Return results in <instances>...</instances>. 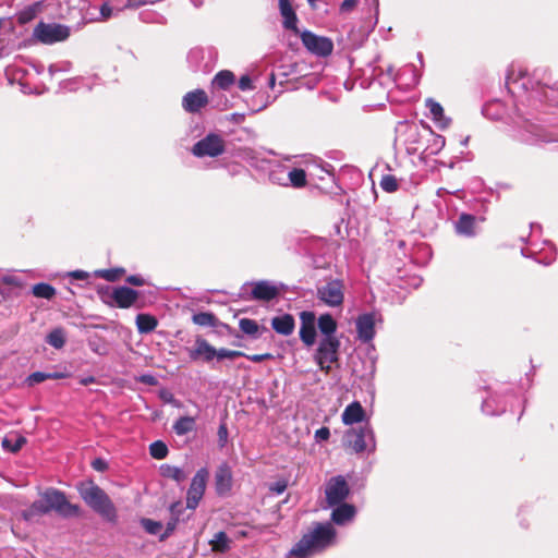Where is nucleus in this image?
I'll return each mask as SVG.
<instances>
[{
    "mask_svg": "<svg viewBox=\"0 0 558 558\" xmlns=\"http://www.w3.org/2000/svg\"><path fill=\"white\" fill-rule=\"evenodd\" d=\"M548 75L547 69H536L530 77L526 70L512 64L507 72L506 86L513 95L530 92V97L546 101L549 100L547 89L558 90V82L550 84Z\"/></svg>",
    "mask_w": 558,
    "mask_h": 558,
    "instance_id": "1",
    "label": "nucleus"
},
{
    "mask_svg": "<svg viewBox=\"0 0 558 558\" xmlns=\"http://www.w3.org/2000/svg\"><path fill=\"white\" fill-rule=\"evenodd\" d=\"M337 531L330 522H315L290 549L288 558H311L336 543Z\"/></svg>",
    "mask_w": 558,
    "mask_h": 558,
    "instance_id": "2",
    "label": "nucleus"
},
{
    "mask_svg": "<svg viewBox=\"0 0 558 558\" xmlns=\"http://www.w3.org/2000/svg\"><path fill=\"white\" fill-rule=\"evenodd\" d=\"M51 511L57 512L63 518L77 517L80 507L71 504L65 494L56 488H48L40 494V498L35 500L29 508L23 511L25 520H32L36 515H44Z\"/></svg>",
    "mask_w": 558,
    "mask_h": 558,
    "instance_id": "3",
    "label": "nucleus"
},
{
    "mask_svg": "<svg viewBox=\"0 0 558 558\" xmlns=\"http://www.w3.org/2000/svg\"><path fill=\"white\" fill-rule=\"evenodd\" d=\"M80 496L96 513L109 522L117 521V510L106 492L94 482H82L77 486Z\"/></svg>",
    "mask_w": 558,
    "mask_h": 558,
    "instance_id": "4",
    "label": "nucleus"
},
{
    "mask_svg": "<svg viewBox=\"0 0 558 558\" xmlns=\"http://www.w3.org/2000/svg\"><path fill=\"white\" fill-rule=\"evenodd\" d=\"M344 442L355 453H362L366 450L374 452L376 449L374 430L368 423L347 430Z\"/></svg>",
    "mask_w": 558,
    "mask_h": 558,
    "instance_id": "5",
    "label": "nucleus"
},
{
    "mask_svg": "<svg viewBox=\"0 0 558 558\" xmlns=\"http://www.w3.org/2000/svg\"><path fill=\"white\" fill-rule=\"evenodd\" d=\"M340 345L338 338H322L319 340L314 361L326 374H329L332 365L338 363Z\"/></svg>",
    "mask_w": 558,
    "mask_h": 558,
    "instance_id": "6",
    "label": "nucleus"
},
{
    "mask_svg": "<svg viewBox=\"0 0 558 558\" xmlns=\"http://www.w3.org/2000/svg\"><path fill=\"white\" fill-rule=\"evenodd\" d=\"M317 299L330 307L342 305L344 300V286L340 279H329L317 287Z\"/></svg>",
    "mask_w": 558,
    "mask_h": 558,
    "instance_id": "7",
    "label": "nucleus"
},
{
    "mask_svg": "<svg viewBox=\"0 0 558 558\" xmlns=\"http://www.w3.org/2000/svg\"><path fill=\"white\" fill-rule=\"evenodd\" d=\"M226 150L223 138L215 133H209L204 138L196 142L192 148V154L198 158L218 157Z\"/></svg>",
    "mask_w": 558,
    "mask_h": 558,
    "instance_id": "8",
    "label": "nucleus"
},
{
    "mask_svg": "<svg viewBox=\"0 0 558 558\" xmlns=\"http://www.w3.org/2000/svg\"><path fill=\"white\" fill-rule=\"evenodd\" d=\"M34 36L40 43L51 45L65 40L70 36V28L61 24L40 22L34 29Z\"/></svg>",
    "mask_w": 558,
    "mask_h": 558,
    "instance_id": "9",
    "label": "nucleus"
},
{
    "mask_svg": "<svg viewBox=\"0 0 558 558\" xmlns=\"http://www.w3.org/2000/svg\"><path fill=\"white\" fill-rule=\"evenodd\" d=\"M209 472L206 468L199 469L193 476L186 494V509L195 510L203 499Z\"/></svg>",
    "mask_w": 558,
    "mask_h": 558,
    "instance_id": "10",
    "label": "nucleus"
},
{
    "mask_svg": "<svg viewBox=\"0 0 558 558\" xmlns=\"http://www.w3.org/2000/svg\"><path fill=\"white\" fill-rule=\"evenodd\" d=\"M304 47L317 57H327L333 50V43L330 38L318 36L311 31H304L300 35Z\"/></svg>",
    "mask_w": 558,
    "mask_h": 558,
    "instance_id": "11",
    "label": "nucleus"
},
{
    "mask_svg": "<svg viewBox=\"0 0 558 558\" xmlns=\"http://www.w3.org/2000/svg\"><path fill=\"white\" fill-rule=\"evenodd\" d=\"M16 8L22 7L16 19L20 24H26L34 20L44 7L56 5V0H12Z\"/></svg>",
    "mask_w": 558,
    "mask_h": 558,
    "instance_id": "12",
    "label": "nucleus"
},
{
    "mask_svg": "<svg viewBox=\"0 0 558 558\" xmlns=\"http://www.w3.org/2000/svg\"><path fill=\"white\" fill-rule=\"evenodd\" d=\"M349 494V485L344 477L341 475L331 477L326 485V501L331 507L339 504H343V501L348 498Z\"/></svg>",
    "mask_w": 558,
    "mask_h": 558,
    "instance_id": "13",
    "label": "nucleus"
},
{
    "mask_svg": "<svg viewBox=\"0 0 558 558\" xmlns=\"http://www.w3.org/2000/svg\"><path fill=\"white\" fill-rule=\"evenodd\" d=\"M378 314L375 312L363 313L359 315L355 319V328L357 333V339L362 342H371L376 332H375V324L377 320Z\"/></svg>",
    "mask_w": 558,
    "mask_h": 558,
    "instance_id": "14",
    "label": "nucleus"
},
{
    "mask_svg": "<svg viewBox=\"0 0 558 558\" xmlns=\"http://www.w3.org/2000/svg\"><path fill=\"white\" fill-rule=\"evenodd\" d=\"M250 284L252 286L251 299L255 301L269 302L280 293L279 287L269 280H259Z\"/></svg>",
    "mask_w": 558,
    "mask_h": 558,
    "instance_id": "15",
    "label": "nucleus"
},
{
    "mask_svg": "<svg viewBox=\"0 0 558 558\" xmlns=\"http://www.w3.org/2000/svg\"><path fill=\"white\" fill-rule=\"evenodd\" d=\"M301 327H300V339L302 342L311 347L315 343L316 340V329L315 322L316 316L314 312L304 311L300 314Z\"/></svg>",
    "mask_w": 558,
    "mask_h": 558,
    "instance_id": "16",
    "label": "nucleus"
},
{
    "mask_svg": "<svg viewBox=\"0 0 558 558\" xmlns=\"http://www.w3.org/2000/svg\"><path fill=\"white\" fill-rule=\"evenodd\" d=\"M208 102V97L205 90L195 89L186 93L182 99V107L186 112H198Z\"/></svg>",
    "mask_w": 558,
    "mask_h": 558,
    "instance_id": "17",
    "label": "nucleus"
},
{
    "mask_svg": "<svg viewBox=\"0 0 558 558\" xmlns=\"http://www.w3.org/2000/svg\"><path fill=\"white\" fill-rule=\"evenodd\" d=\"M518 138L530 145L549 143L553 141L535 124H526L524 129L519 131Z\"/></svg>",
    "mask_w": 558,
    "mask_h": 558,
    "instance_id": "18",
    "label": "nucleus"
},
{
    "mask_svg": "<svg viewBox=\"0 0 558 558\" xmlns=\"http://www.w3.org/2000/svg\"><path fill=\"white\" fill-rule=\"evenodd\" d=\"M111 298L120 308L131 307L138 299V292L125 286L114 288Z\"/></svg>",
    "mask_w": 558,
    "mask_h": 558,
    "instance_id": "19",
    "label": "nucleus"
},
{
    "mask_svg": "<svg viewBox=\"0 0 558 558\" xmlns=\"http://www.w3.org/2000/svg\"><path fill=\"white\" fill-rule=\"evenodd\" d=\"M279 11L282 16V26L286 29L292 31L295 34L299 33L298 29V16L296 13L290 2V0H279Z\"/></svg>",
    "mask_w": 558,
    "mask_h": 558,
    "instance_id": "20",
    "label": "nucleus"
},
{
    "mask_svg": "<svg viewBox=\"0 0 558 558\" xmlns=\"http://www.w3.org/2000/svg\"><path fill=\"white\" fill-rule=\"evenodd\" d=\"M356 509L350 504H339L331 512V521L337 525H345L355 517Z\"/></svg>",
    "mask_w": 558,
    "mask_h": 558,
    "instance_id": "21",
    "label": "nucleus"
},
{
    "mask_svg": "<svg viewBox=\"0 0 558 558\" xmlns=\"http://www.w3.org/2000/svg\"><path fill=\"white\" fill-rule=\"evenodd\" d=\"M476 218L471 214H461L454 222V230L457 234L462 236L472 238L476 234L475 231Z\"/></svg>",
    "mask_w": 558,
    "mask_h": 558,
    "instance_id": "22",
    "label": "nucleus"
},
{
    "mask_svg": "<svg viewBox=\"0 0 558 558\" xmlns=\"http://www.w3.org/2000/svg\"><path fill=\"white\" fill-rule=\"evenodd\" d=\"M365 411L360 402L354 401L345 407L341 418L344 425H353L363 422Z\"/></svg>",
    "mask_w": 558,
    "mask_h": 558,
    "instance_id": "23",
    "label": "nucleus"
},
{
    "mask_svg": "<svg viewBox=\"0 0 558 558\" xmlns=\"http://www.w3.org/2000/svg\"><path fill=\"white\" fill-rule=\"evenodd\" d=\"M195 344V348L190 351L191 360L195 361L202 355L204 361L210 362L214 357H217V350L205 339L197 338Z\"/></svg>",
    "mask_w": 558,
    "mask_h": 558,
    "instance_id": "24",
    "label": "nucleus"
},
{
    "mask_svg": "<svg viewBox=\"0 0 558 558\" xmlns=\"http://www.w3.org/2000/svg\"><path fill=\"white\" fill-rule=\"evenodd\" d=\"M272 329L282 336H290L295 327L294 318L291 314H283L271 319Z\"/></svg>",
    "mask_w": 558,
    "mask_h": 558,
    "instance_id": "25",
    "label": "nucleus"
},
{
    "mask_svg": "<svg viewBox=\"0 0 558 558\" xmlns=\"http://www.w3.org/2000/svg\"><path fill=\"white\" fill-rule=\"evenodd\" d=\"M87 5L85 0H56V14L60 17H66L75 10L82 11Z\"/></svg>",
    "mask_w": 558,
    "mask_h": 558,
    "instance_id": "26",
    "label": "nucleus"
},
{
    "mask_svg": "<svg viewBox=\"0 0 558 558\" xmlns=\"http://www.w3.org/2000/svg\"><path fill=\"white\" fill-rule=\"evenodd\" d=\"M216 490L219 495L231 488V472L227 465L220 466L215 475Z\"/></svg>",
    "mask_w": 558,
    "mask_h": 558,
    "instance_id": "27",
    "label": "nucleus"
},
{
    "mask_svg": "<svg viewBox=\"0 0 558 558\" xmlns=\"http://www.w3.org/2000/svg\"><path fill=\"white\" fill-rule=\"evenodd\" d=\"M317 326L324 336L323 338H337L335 336L337 330V322L330 314L326 313L320 315L317 319Z\"/></svg>",
    "mask_w": 558,
    "mask_h": 558,
    "instance_id": "28",
    "label": "nucleus"
},
{
    "mask_svg": "<svg viewBox=\"0 0 558 558\" xmlns=\"http://www.w3.org/2000/svg\"><path fill=\"white\" fill-rule=\"evenodd\" d=\"M482 411L487 415H499L506 411L500 397L495 395L486 398L482 403Z\"/></svg>",
    "mask_w": 558,
    "mask_h": 558,
    "instance_id": "29",
    "label": "nucleus"
},
{
    "mask_svg": "<svg viewBox=\"0 0 558 558\" xmlns=\"http://www.w3.org/2000/svg\"><path fill=\"white\" fill-rule=\"evenodd\" d=\"M425 106L429 110L433 119L439 123L441 128H446L449 125V119L445 118L444 109L439 102L434 100L433 98H427L425 100Z\"/></svg>",
    "mask_w": 558,
    "mask_h": 558,
    "instance_id": "30",
    "label": "nucleus"
},
{
    "mask_svg": "<svg viewBox=\"0 0 558 558\" xmlns=\"http://www.w3.org/2000/svg\"><path fill=\"white\" fill-rule=\"evenodd\" d=\"M158 325L157 319L149 314H138L136 316V327L140 333H149Z\"/></svg>",
    "mask_w": 558,
    "mask_h": 558,
    "instance_id": "31",
    "label": "nucleus"
},
{
    "mask_svg": "<svg viewBox=\"0 0 558 558\" xmlns=\"http://www.w3.org/2000/svg\"><path fill=\"white\" fill-rule=\"evenodd\" d=\"M234 81L235 76L231 71L222 70L215 75L213 85L220 89L227 90L234 84Z\"/></svg>",
    "mask_w": 558,
    "mask_h": 558,
    "instance_id": "32",
    "label": "nucleus"
},
{
    "mask_svg": "<svg viewBox=\"0 0 558 558\" xmlns=\"http://www.w3.org/2000/svg\"><path fill=\"white\" fill-rule=\"evenodd\" d=\"M26 444V438L20 435H9L2 439V448L9 452L16 453Z\"/></svg>",
    "mask_w": 558,
    "mask_h": 558,
    "instance_id": "33",
    "label": "nucleus"
},
{
    "mask_svg": "<svg viewBox=\"0 0 558 558\" xmlns=\"http://www.w3.org/2000/svg\"><path fill=\"white\" fill-rule=\"evenodd\" d=\"M160 472L163 477L171 478L179 484L186 480L184 471L174 465L163 464L160 468Z\"/></svg>",
    "mask_w": 558,
    "mask_h": 558,
    "instance_id": "34",
    "label": "nucleus"
},
{
    "mask_svg": "<svg viewBox=\"0 0 558 558\" xmlns=\"http://www.w3.org/2000/svg\"><path fill=\"white\" fill-rule=\"evenodd\" d=\"M195 427V420L191 416H181L173 424V430L177 435L183 436L192 432Z\"/></svg>",
    "mask_w": 558,
    "mask_h": 558,
    "instance_id": "35",
    "label": "nucleus"
},
{
    "mask_svg": "<svg viewBox=\"0 0 558 558\" xmlns=\"http://www.w3.org/2000/svg\"><path fill=\"white\" fill-rule=\"evenodd\" d=\"M286 177L293 187L300 189L306 185V173L303 169L293 168Z\"/></svg>",
    "mask_w": 558,
    "mask_h": 558,
    "instance_id": "36",
    "label": "nucleus"
},
{
    "mask_svg": "<svg viewBox=\"0 0 558 558\" xmlns=\"http://www.w3.org/2000/svg\"><path fill=\"white\" fill-rule=\"evenodd\" d=\"M205 50L203 48H192L187 53V62L194 71L202 70V61L205 58Z\"/></svg>",
    "mask_w": 558,
    "mask_h": 558,
    "instance_id": "37",
    "label": "nucleus"
},
{
    "mask_svg": "<svg viewBox=\"0 0 558 558\" xmlns=\"http://www.w3.org/2000/svg\"><path fill=\"white\" fill-rule=\"evenodd\" d=\"M48 344L53 347L54 349H61L65 344V335L63 329L56 328L50 331L46 338Z\"/></svg>",
    "mask_w": 558,
    "mask_h": 558,
    "instance_id": "38",
    "label": "nucleus"
},
{
    "mask_svg": "<svg viewBox=\"0 0 558 558\" xmlns=\"http://www.w3.org/2000/svg\"><path fill=\"white\" fill-rule=\"evenodd\" d=\"M210 544H211L213 549L215 551L223 553V551L229 549V547H230L229 546L230 539H229L228 535L225 532L220 531V532L215 534V536L211 539Z\"/></svg>",
    "mask_w": 558,
    "mask_h": 558,
    "instance_id": "39",
    "label": "nucleus"
},
{
    "mask_svg": "<svg viewBox=\"0 0 558 558\" xmlns=\"http://www.w3.org/2000/svg\"><path fill=\"white\" fill-rule=\"evenodd\" d=\"M33 294L37 298L50 300L56 294V289L48 283H36L33 286Z\"/></svg>",
    "mask_w": 558,
    "mask_h": 558,
    "instance_id": "40",
    "label": "nucleus"
},
{
    "mask_svg": "<svg viewBox=\"0 0 558 558\" xmlns=\"http://www.w3.org/2000/svg\"><path fill=\"white\" fill-rule=\"evenodd\" d=\"M239 327L243 333L253 338L258 337L259 326L254 319L241 318L239 322Z\"/></svg>",
    "mask_w": 558,
    "mask_h": 558,
    "instance_id": "41",
    "label": "nucleus"
},
{
    "mask_svg": "<svg viewBox=\"0 0 558 558\" xmlns=\"http://www.w3.org/2000/svg\"><path fill=\"white\" fill-rule=\"evenodd\" d=\"M192 320L198 326L215 327L217 318L214 314L208 312H201L193 315Z\"/></svg>",
    "mask_w": 558,
    "mask_h": 558,
    "instance_id": "42",
    "label": "nucleus"
},
{
    "mask_svg": "<svg viewBox=\"0 0 558 558\" xmlns=\"http://www.w3.org/2000/svg\"><path fill=\"white\" fill-rule=\"evenodd\" d=\"M168 447L161 440H156L149 446V453L154 459L161 460L168 456Z\"/></svg>",
    "mask_w": 558,
    "mask_h": 558,
    "instance_id": "43",
    "label": "nucleus"
},
{
    "mask_svg": "<svg viewBox=\"0 0 558 558\" xmlns=\"http://www.w3.org/2000/svg\"><path fill=\"white\" fill-rule=\"evenodd\" d=\"M142 525L145 529V531L151 535L160 536V534L163 532V526L159 521H154L151 519H143Z\"/></svg>",
    "mask_w": 558,
    "mask_h": 558,
    "instance_id": "44",
    "label": "nucleus"
},
{
    "mask_svg": "<svg viewBox=\"0 0 558 558\" xmlns=\"http://www.w3.org/2000/svg\"><path fill=\"white\" fill-rule=\"evenodd\" d=\"M380 187L388 193L396 192L398 190V181L391 174H385L381 177L379 182Z\"/></svg>",
    "mask_w": 558,
    "mask_h": 558,
    "instance_id": "45",
    "label": "nucleus"
},
{
    "mask_svg": "<svg viewBox=\"0 0 558 558\" xmlns=\"http://www.w3.org/2000/svg\"><path fill=\"white\" fill-rule=\"evenodd\" d=\"M124 272L122 268H113V269H104L97 271V275L107 281H116L118 280L121 275Z\"/></svg>",
    "mask_w": 558,
    "mask_h": 558,
    "instance_id": "46",
    "label": "nucleus"
},
{
    "mask_svg": "<svg viewBox=\"0 0 558 558\" xmlns=\"http://www.w3.org/2000/svg\"><path fill=\"white\" fill-rule=\"evenodd\" d=\"M72 68L70 61H61L58 63L50 64L48 68L49 75L52 77L58 72H69Z\"/></svg>",
    "mask_w": 558,
    "mask_h": 558,
    "instance_id": "47",
    "label": "nucleus"
},
{
    "mask_svg": "<svg viewBox=\"0 0 558 558\" xmlns=\"http://www.w3.org/2000/svg\"><path fill=\"white\" fill-rule=\"evenodd\" d=\"M243 355H245V353L242 351L229 350V349H225V348L217 350V359L218 360H223V359L233 360L235 357H243Z\"/></svg>",
    "mask_w": 558,
    "mask_h": 558,
    "instance_id": "48",
    "label": "nucleus"
},
{
    "mask_svg": "<svg viewBox=\"0 0 558 558\" xmlns=\"http://www.w3.org/2000/svg\"><path fill=\"white\" fill-rule=\"evenodd\" d=\"M180 519H178L177 517H170L169 521L167 522L166 524V527L163 530V532L160 534V539H166L167 537H169L173 531L175 530L178 523H179Z\"/></svg>",
    "mask_w": 558,
    "mask_h": 558,
    "instance_id": "49",
    "label": "nucleus"
},
{
    "mask_svg": "<svg viewBox=\"0 0 558 558\" xmlns=\"http://www.w3.org/2000/svg\"><path fill=\"white\" fill-rule=\"evenodd\" d=\"M48 379V373L44 372H34L27 376L26 383L28 386H34L40 384Z\"/></svg>",
    "mask_w": 558,
    "mask_h": 558,
    "instance_id": "50",
    "label": "nucleus"
},
{
    "mask_svg": "<svg viewBox=\"0 0 558 558\" xmlns=\"http://www.w3.org/2000/svg\"><path fill=\"white\" fill-rule=\"evenodd\" d=\"M81 77H73L60 83V88L65 92H74L78 88Z\"/></svg>",
    "mask_w": 558,
    "mask_h": 558,
    "instance_id": "51",
    "label": "nucleus"
},
{
    "mask_svg": "<svg viewBox=\"0 0 558 558\" xmlns=\"http://www.w3.org/2000/svg\"><path fill=\"white\" fill-rule=\"evenodd\" d=\"M288 487V481L280 478L269 485V490L276 495H281Z\"/></svg>",
    "mask_w": 558,
    "mask_h": 558,
    "instance_id": "52",
    "label": "nucleus"
},
{
    "mask_svg": "<svg viewBox=\"0 0 558 558\" xmlns=\"http://www.w3.org/2000/svg\"><path fill=\"white\" fill-rule=\"evenodd\" d=\"M243 357H245L248 361L254 362V363H260L263 361L274 359V355L270 353H263V354H246L245 353V355H243Z\"/></svg>",
    "mask_w": 558,
    "mask_h": 558,
    "instance_id": "53",
    "label": "nucleus"
},
{
    "mask_svg": "<svg viewBox=\"0 0 558 558\" xmlns=\"http://www.w3.org/2000/svg\"><path fill=\"white\" fill-rule=\"evenodd\" d=\"M329 437H330V430L326 426H323L315 432V440L317 442L328 440Z\"/></svg>",
    "mask_w": 558,
    "mask_h": 558,
    "instance_id": "54",
    "label": "nucleus"
},
{
    "mask_svg": "<svg viewBox=\"0 0 558 558\" xmlns=\"http://www.w3.org/2000/svg\"><path fill=\"white\" fill-rule=\"evenodd\" d=\"M284 171L283 170H278V171H272L269 175V179L272 183H278V184H281V185H288L289 183L284 181Z\"/></svg>",
    "mask_w": 558,
    "mask_h": 558,
    "instance_id": "55",
    "label": "nucleus"
},
{
    "mask_svg": "<svg viewBox=\"0 0 558 558\" xmlns=\"http://www.w3.org/2000/svg\"><path fill=\"white\" fill-rule=\"evenodd\" d=\"M239 88L243 92L254 88L252 80L248 75H242L239 80Z\"/></svg>",
    "mask_w": 558,
    "mask_h": 558,
    "instance_id": "56",
    "label": "nucleus"
},
{
    "mask_svg": "<svg viewBox=\"0 0 558 558\" xmlns=\"http://www.w3.org/2000/svg\"><path fill=\"white\" fill-rule=\"evenodd\" d=\"M169 510L172 517L180 519L182 512L184 511V507L181 501H175L170 506Z\"/></svg>",
    "mask_w": 558,
    "mask_h": 558,
    "instance_id": "57",
    "label": "nucleus"
},
{
    "mask_svg": "<svg viewBox=\"0 0 558 558\" xmlns=\"http://www.w3.org/2000/svg\"><path fill=\"white\" fill-rule=\"evenodd\" d=\"M68 276L75 280H87L89 278V274L84 270H73Z\"/></svg>",
    "mask_w": 558,
    "mask_h": 558,
    "instance_id": "58",
    "label": "nucleus"
},
{
    "mask_svg": "<svg viewBox=\"0 0 558 558\" xmlns=\"http://www.w3.org/2000/svg\"><path fill=\"white\" fill-rule=\"evenodd\" d=\"M140 383L148 385V386H155L157 385V379L155 376L150 374H144L138 378Z\"/></svg>",
    "mask_w": 558,
    "mask_h": 558,
    "instance_id": "59",
    "label": "nucleus"
},
{
    "mask_svg": "<svg viewBox=\"0 0 558 558\" xmlns=\"http://www.w3.org/2000/svg\"><path fill=\"white\" fill-rule=\"evenodd\" d=\"M126 282L132 286L142 287L145 283V280L141 276L131 275L126 278Z\"/></svg>",
    "mask_w": 558,
    "mask_h": 558,
    "instance_id": "60",
    "label": "nucleus"
},
{
    "mask_svg": "<svg viewBox=\"0 0 558 558\" xmlns=\"http://www.w3.org/2000/svg\"><path fill=\"white\" fill-rule=\"evenodd\" d=\"M356 4V0H344L342 3H341V11L342 12H348L350 10H352Z\"/></svg>",
    "mask_w": 558,
    "mask_h": 558,
    "instance_id": "61",
    "label": "nucleus"
},
{
    "mask_svg": "<svg viewBox=\"0 0 558 558\" xmlns=\"http://www.w3.org/2000/svg\"><path fill=\"white\" fill-rule=\"evenodd\" d=\"M92 465L96 471H104L107 469V463L102 459H95Z\"/></svg>",
    "mask_w": 558,
    "mask_h": 558,
    "instance_id": "62",
    "label": "nucleus"
},
{
    "mask_svg": "<svg viewBox=\"0 0 558 558\" xmlns=\"http://www.w3.org/2000/svg\"><path fill=\"white\" fill-rule=\"evenodd\" d=\"M2 282L5 284H9V286H14V287H19V284H20L17 278L14 276H4L2 278Z\"/></svg>",
    "mask_w": 558,
    "mask_h": 558,
    "instance_id": "63",
    "label": "nucleus"
},
{
    "mask_svg": "<svg viewBox=\"0 0 558 558\" xmlns=\"http://www.w3.org/2000/svg\"><path fill=\"white\" fill-rule=\"evenodd\" d=\"M218 436H219V440L220 441H226L227 440L228 430H227L226 425L222 424V425L219 426Z\"/></svg>",
    "mask_w": 558,
    "mask_h": 558,
    "instance_id": "64",
    "label": "nucleus"
}]
</instances>
